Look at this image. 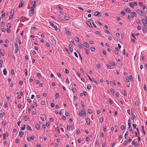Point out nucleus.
<instances>
[{
    "label": "nucleus",
    "mask_w": 147,
    "mask_h": 147,
    "mask_svg": "<svg viewBox=\"0 0 147 147\" xmlns=\"http://www.w3.org/2000/svg\"><path fill=\"white\" fill-rule=\"evenodd\" d=\"M78 46L79 47V48H80L81 49H83V47H82V45H79V44H78Z\"/></svg>",
    "instance_id": "obj_52"
},
{
    "label": "nucleus",
    "mask_w": 147,
    "mask_h": 147,
    "mask_svg": "<svg viewBox=\"0 0 147 147\" xmlns=\"http://www.w3.org/2000/svg\"><path fill=\"white\" fill-rule=\"evenodd\" d=\"M24 119L25 121H26L29 119V118L27 116H25L24 117Z\"/></svg>",
    "instance_id": "obj_38"
},
{
    "label": "nucleus",
    "mask_w": 147,
    "mask_h": 147,
    "mask_svg": "<svg viewBox=\"0 0 147 147\" xmlns=\"http://www.w3.org/2000/svg\"><path fill=\"white\" fill-rule=\"evenodd\" d=\"M6 124V121H3L2 123V125L3 127Z\"/></svg>",
    "instance_id": "obj_41"
},
{
    "label": "nucleus",
    "mask_w": 147,
    "mask_h": 147,
    "mask_svg": "<svg viewBox=\"0 0 147 147\" xmlns=\"http://www.w3.org/2000/svg\"><path fill=\"white\" fill-rule=\"evenodd\" d=\"M142 130L144 134L145 135L146 134V133H145V132L144 131V126H142Z\"/></svg>",
    "instance_id": "obj_33"
},
{
    "label": "nucleus",
    "mask_w": 147,
    "mask_h": 147,
    "mask_svg": "<svg viewBox=\"0 0 147 147\" xmlns=\"http://www.w3.org/2000/svg\"><path fill=\"white\" fill-rule=\"evenodd\" d=\"M126 80L127 82H129V78L128 76H127L126 77Z\"/></svg>",
    "instance_id": "obj_49"
},
{
    "label": "nucleus",
    "mask_w": 147,
    "mask_h": 147,
    "mask_svg": "<svg viewBox=\"0 0 147 147\" xmlns=\"http://www.w3.org/2000/svg\"><path fill=\"white\" fill-rule=\"evenodd\" d=\"M49 23L53 28H54L56 30H57L58 28L56 25H55L54 24H53L51 22V21L49 22Z\"/></svg>",
    "instance_id": "obj_2"
},
{
    "label": "nucleus",
    "mask_w": 147,
    "mask_h": 147,
    "mask_svg": "<svg viewBox=\"0 0 147 147\" xmlns=\"http://www.w3.org/2000/svg\"><path fill=\"white\" fill-rule=\"evenodd\" d=\"M11 24L9 23H8L7 24V28H9L11 27Z\"/></svg>",
    "instance_id": "obj_48"
},
{
    "label": "nucleus",
    "mask_w": 147,
    "mask_h": 147,
    "mask_svg": "<svg viewBox=\"0 0 147 147\" xmlns=\"http://www.w3.org/2000/svg\"><path fill=\"white\" fill-rule=\"evenodd\" d=\"M74 39L76 41H77V42H79V40L78 38L77 37H76Z\"/></svg>",
    "instance_id": "obj_55"
},
{
    "label": "nucleus",
    "mask_w": 147,
    "mask_h": 147,
    "mask_svg": "<svg viewBox=\"0 0 147 147\" xmlns=\"http://www.w3.org/2000/svg\"><path fill=\"white\" fill-rule=\"evenodd\" d=\"M128 131H127L125 134V136H124V138H125V139H126V138H127V137L128 136Z\"/></svg>",
    "instance_id": "obj_21"
},
{
    "label": "nucleus",
    "mask_w": 147,
    "mask_h": 147,
    "mask_svg": "<svg viewBox=\"0 0 147 147\" xmlns=\"http://www.w3.org/2000/svg\"><path fill=\"white\" fill-rule=\"evenodd\" d=\"M2 50L1 49H0V53L1 55L3 56H4V53L3 51V50H2L3 51H2Z\"/></svg>",
    "instance_id": "obj_23"
},
{
    "label": "nucleus",
    "mask_w": 147,
    "mask_h": 147,
    "mask_svg": "<svg viewBox=\"0 0 147 147\" xmlns=\"http://www.w3.org/2000/svg\"><path fill=\"white\" fill-rule=\"evenodd\" d=\"M57 7L60 10H63V8L62 7H61V6H60L59 5H57Z\"/></svg>",
    "instance_id": "obj_51"
},
{
    "label": "nucleus",
    "mask_w": 147,
    "mask_h": 147,
    "mask_svg": "<svg viewBox=\"0 0 147 147\" xmlns=\"http://www.w3.org/2000/svg\"><path fill=\"white\" fill-rule=\"evenodd\" d=\"M26 129L29 130H32L31 127L29 125H28L26 127Z\"/></svg>",
    "instance_id": "obj_30"
},
{
    "label": "nucleus",
    "mask_w": 147,
    "mask_h": 147,
    "mask_svg": "<svg viewBox=\"0 0 147 147\" xmlns=\"http://www.w3.org/2000/svg\"><path fill=\"white\" fill-rule=\"evenodd\" d=\"M86 24L90 28H92V26L91 24L90 23V22L88 21H87L86 22Z\"/></svg>",
    "instance_id": "obj_11"
},
{
    "label": "nucleus",
    "mask_w": 147,
    "mask_h": 147,
    "mask_svg": "<svg viewBox=\"0 0 147 147\" xmlns=\"http://www.w3.org/2000/svg\"><path fill=\"white\" fill-rule=\"evenodd\" d=\"M86 122L87 123V125H89L90 124V121L89 119H88V118H86Z\"/></svg>",
    "instance_id": "obj_16"
},
{
    "label": "nucleus",
    "mask_w": 147,
    "mask_h": 147,
    "mask_svg": "<svg viewBox=\"0 0 147 147\" xmlns=\"http://www.w3.org/2000/svg\"><path fill=\"white\" fill-rule=\"evenodd\" d=\"M26 126L25 125H23V127H21V129L22 130H23L24 129H25V127H26Z\"/></svg>",
    "instance_id": "obj_56"
},
{
    "label": "nucleus",
    "mask_w": 147,
    "mask_h": 147,
    "mask_svg": "<svg viewBox=\"0 0 147 147\" xmlns=\"http://www.w3.org/2000/svg\"><path fill=\"white\" fill-rule=\"evenodd\" d=\"M36 128L38 129V130H39L40 129V125H39L38 124V123H37L36 124Z\"/></svg>",
    "instance_id": "obj_18"
},
{
    "label": "nucleus",
    "mask_w": 147,
    "mask_h": 147,
    "mask_svg": "<svg viewBox=\"0 0 147 147\" xmlns=\"http://www.w3.org/2000/svg\"><path fill=\"white\" fill-rule=\"evenodd\" d=\"M129 5L131 8H133L134 7V5H133L132 2L129 3Z\"/></svg>",
    "instance_id": "obj_35"
},
{
    "label": "nucleus",
    "mask_w": 147,
    "mask_h": 147,
    "mask_svg": "<svg viewBox=\"0 0 147 147\" xmlns=\"http://www.w3.org/2000/svg\"><path fill=\"white\" fill-rule=\"evenodd\" d=\"M79 115L80 116H84L86 115V112L84 111V110L82 109L81 111V112H79Z\"/></svg>",
    "instance_id": "obj_1"
},
{
    "label": "nucleus",
    "mask_w": 147,
    "mask_h": 147,
    "mask_svg": "<svg viewBox=\"0 0 147 147\" xmlns=\"http://www.w3.org/2000/svg\"><path fill=\"white\" fill-rule=\"evenodd\" d=\"M14 44L15 45V47L14 48L15 49L14 51V53H16L18 51V45L16 43H14Z\"/></svg>",
    "instance_id": "obj_4"
},
{
    "label": "nucleus",
    "mask_w": 147,
    "mask_h": 147,
    "mask_svg": "<svg viewBox=\"0 0 147 147\" xmlns=\"http://www.w3.org/2000/svg\"><path fill=\"white\" fill-rule=\"evenodd\" d=\"M84 50L86 51V53L87 55H89V52H88V49H86V48L84 49Z\"/></svg>",
    "instance_id": "obj_40"
},
{
    "label": "nucleus",
    "mask_w": 147,
    "mask_h": 147,
    "mask_svg": "<svg viewBox=\"0 0 147 147\" xmlns=\"http://www.w3.org/2000/svg\"><path fill=\"white\" fill-rule=\"evenodd\" d=\"M14 13V10L13 9L11 10V15L9 16V19H12L13 18V16Z\"/></svg>",
    "instance_id": "obj_8"
},
{
    "label": "nucleus",
    "mask_w": 147,
    "mask_h": 147,
    "mask_svg": "<svg viewBox=\"0 0 147 147\" xmlns=\"http://www.w3.org/2000/svg\"><path fill=\"white\" fill-rule=\"evenodd\" d=\"M5 25V23L4 22H2L1 24V25L2 26H3Z\"/></svg>",
    "instance_id": "obj_47"
},
{
    "label": "nucleus",
    "mask_w": 147,
    "mask_h": 147,
    "mask_svg": "<svg viewBox=\"0 0 147 147\" xmlns=\"http://www.w3.org/2000/svg\"><path fill=\"white\" fill-rule=\"evenodd\" d=\"M88 113L90 114H91L92 113V112L91 110L90 109H88Z\"/></svg>",
    "instance_id": "obj_42"
},
{
    "label": "nucleus",
    "mask_w": 147,
    "mask_h": 147,
    "mask_svg": "<svg viewBox=\"0 0 147 147\" xmlns=\"http://www.w3.org/2000/svg\"><path fill=\"white\" fill-rule=\"evenodd\" d=\"M95 34H98V35H100V32L98 31H95Z\"/></svg>",
    "instance_id": "obj_44"
},
{
    "label": "nucleus",
    "mask_w": 147,
    "mask_h": 147,
    "mask_svg": "<svg viewBox=\"0 0 147 147\" xmlns=\"http://www.w3.org/2000/svg\"><path fill=\"white\" fill-rule=\"evenodd\" d=\"M45 101H42L41 102V104L42 105H44L45 104Z\"/></svg>",
    "instance_id": "obj_57"
},
{
    "label": "nucleus",
    "mask_w": 147,
    "mask_h": 147,
    "mask_svg": "<svg viewBox=\"0 0 147 147\" xmlns=\"http://www.w3.org/2000/svg\"><path fill=\"white\" fill-rule=\"evenodd\" d=\"M69 49L70 52L71 53H73V47H71L70 48H69Z\"/></svg>",
    "instance_id": "obj_53"
},
{
    "label": "nucleus",
    "mask_w": 147,
    "mask_h": 147,
    "mask_svg": "<svg viewBox=\"0 0 147 147\" xmlns=\"http://www.w3.org/2000/svg\"><path fill=\"white\" fill-rule=\"evenodd\" d=\"M135 104L136 105H139V103L138 101H136L135 102Z\"/></svg>",
    "instance_id": "obj_62"
},
{
    "label": "nucleus",
    "mask_w": 147,
    "mask_h": 147,
    "mask_svg": "<svg viewBox=\"0 0 147 147\" xmlns=\"http://www.w3.org/2000/svg\"><path fill=\"white\" fill-rule=\"evenodd\" d=\"M65 115L66 116L68 117L69 115V114L67 112H66L65 113Z\"/></svg>",
    "instance_id": "obj_60"
},
{
    "label": "nucleus",
    "mask_w": 147,
    "mask_h": 147,
    "mask_svg": "<svg viewBox=\"0 0 147 147\" xmlns=\"http://www.w3.org/2000/svg\"><path fill=\"white\" fill-rule=\"evenodd\" d=\"M90 49L91 50L93 51H95V48L94 47H91L90 48Z\"/></svg>",
    "instance_id": "obj_45"
},
{
    "label": "nucleus",
    "mask_w": 147,
    "mask_h": 147,
    "mask_svg": "<svg viewBox=\"0 0 147 147\" xmlns=\"http://www.w3.org/2000/svg\"><path fill=\"white\" fill-rule=\"evenodd\" d=\"M137 13L140 14V15H141V14L142 13V11L141 10L139 9H138L137 10Z\"/></svg>",
    "instance_id": "obj_20"
},
{
    "label": "nucleus",
    "mask_w": 147,
    "mask_h": 147,
    "mask_svg": "<svg viewBox=\"0 0 147 147\" xmlns=\"http://www.w3.org/2000/svg\"><path fill=\"white\" fill-rule=\"evenodd\" d=\"M70 127L71 128V130H72L74 128V125L71 124L70 125Z\"/></svg>",
    "instance_id": "obj_59"
},
{
    "label": "nucleus",
    "mask_w": 147,
    "mask_h": 147,
    "mask_svg": "<svg viewBox=\"0 0 147 147\" xmlns=\"http://www.w3.org/2000/svg\"><path fill=\"white\" fill-rule=\"evenodd\" d=\"M129 78L130 79V80L131 81H133V79L132 77L130 75L129 76Z\"/></svg>",
    "instance_id": "obj_58"
},
{
    "label": "nucleus",
    "mask_w": 147,
    "mask_h": 147,
    "mask_svg": "<svg viewBox=\"0 0 147 147\" xmlns=\"http://www.w3.org/2000/svg\"><path fill=\"white\" fill-rule=\"evenodd\" d=\"M3 72L4 75H6L7 74V72L6 69L5 68L4 69L3 71Z\"/></svg>",
    "instance_id": "obj_22"
},
{
    "label": "nucleus",
    "mask_w": 147,
    "mask_h": 147,
    "mask_svg": "<svg viewBox=\"0 0 147 147\" xmlns=\"http://www.w3.org/2000/svg\"><path fill=\"white\" fill-rule=\"evenodd\" d=\"M66 82L67 83L69 84V79L68 78H67L66 80Z\"/></svg>",
    "instance_id": "obj_61"
},
{
    "label": "nucleus",
    "mask_w": 147,
    "mask_h": 147,
    "mask_svg": "<svg viewBox=\"0 0 147 147\" xmlns=\"http://www.w3.org/2000/svg\"><path fill=\"white\" fill-rule=\"evenodd\" d=\"M121 129L123 130H124L125 129V126L124 125H121Z\"/></svg>",
    "instance_id": "obj_34"
},
{
    "label": "nucleus",
    "mask_w": 147,
    "mask_h": 147,
    "mask_svg": "<svg viewBox=\"0 0 147 147\" xmlns=\"http://www.w3.org/2000/svg\"><path fill=\"white\" fill-rule=\"evenodd\" d=\"M56 129L57 130L59 133H60V131H59V126H57L56 127Z\"/></svg>",
    "instance_id": "obj_54"
},
{
    "label": "nucleus",
    "mask_w": 147,
    "mask_h": 147,
    "mask_svg": "<svg viewBox=\"0 0 147 147\" xmlns=\"http://www.w3.org/2000/svg\"><path fill=\"white\" fill-rule=\"evenodd\" d=\"M91 86L90 84H88L87 85V88L88 90H89L91 89Z\"/></svg>",
    "instance_id": "obj_25"
},
{
    "label": "nucleus",
    "mask_w": 147,
    "mask_h": 147,
    "mask_svg": "<svg viewBox=\"0 0 147 147\" xmlns=\"http://www.w3.org/2000/svg\"><path fill=\"white\" fill-rule=\"evenodd\" d=\"M34 11L33 9H31L29 10V15L30 17L32 16L34 13Z\"/></svg>",
    "instance_id": "obj_3"
},
{
    "label": "nucleus",
    "mask_w": 147,
    "mask_h": 147,
    "mask_svg": "<svg viewBox=\"0 0 147 147\" xmlns=\"http://www.w3.org/2000/svg\"><path fill=\"white\" fill-rule=\"evenodd\" d=\"M34 4L33 5L31 9H33L34 10V8L36 7V5L35 4L36 3V1H34Z\"/></svg>",
    "instance_id": "obj_13"
},
{
    "label": "nucleus",
    "mask_w": 147,
    "mask_h": 147,
    "mask_svg": "<svg viewBox=\"0 0 147 147\" xmlns=\"http://www.w3.org/2000/svg\"><path fill=\"white\" fill-rule=\"evenodd\" d=\"M94 15L95 16H98L99 17H100L101 16V15L99 11H95L94 12Z\"/></svg>",
    "instance_id": "obj_7"
},
{
    "label": "nucleus",
    "mask_w": 147,
    "mask_h": 147,
    "mask_svg": "<svg viewBox=\"0 0 147 147\" xmlns=\"http://www.w3.org/2000/svg\"><path fill=\"white\" fill-rule=\"evenodd\" d=\"M121 14L123 16H124L125 15V12L123 10H122L121 12Z\"/></svg>",
    "instance_id": "obj_36"
},
{
    "label": "nucleus",
    "mask_w": 147,
    "mask_h": 147,
    "mask_svg": "<svg viewBox=\"0 0 147 147\" xmlns=\"http://www.w3.org/2000/svg\"><path fill=\"white\" fill-rule=\"evenodd\" d=\"M136 22H137V23L138 24H139L140 23V20H139L138 19V20H136Z\"/></svg>",
    "instance_id": "obj_64"
},
{
    "label": "nucleus",
    "mask_w": 147,
    "mask_h": 147,
    "mask_svg": "<svg viewBox=\"0 0 147 147\" xmlns=\"http://www.w3.org/2000/svg\"><path fill=\"white\" fill-rule=\"evenodd\" d=\"M82 45L85 47L87 48H89V45L88 43L87 42H85L82 43Z\"/></svg>",
    "instance_id": "obj_9"
},
{
    "label": "nucleus",
    "mask_w": 147,
    "mask_h": 147,
    "mask_svg": "<svg viewBox=\"0 0 147 147\" xmlns=\"http://www.w3.org/2000/svg\"><path fill=\"white\" fill-rule=\"evenodd\" d=\"M104 118L103 117H101L100 119V123H102L103 121Z\"/></svg>",
    "instance_id": "obj_31"
},
{
    "label": "nucleus",
    "mask_w": 147,
    "mask_h": 147,
    "mask_svg": "<svg viewBox=\"0 0 147 147\" xmlns=\"http://www.w3.org/2000/svg\"><path fill=\"white\" fill-rule=\"evenodd\" d=\"M135 118V115H132L131 117V119L132 120H133Z\"/></svg>",
    "instance_id": "obj_50"
},
{
    "label": "nucleus",
    "mask_w": 147,
    "mask_h": 147,
    "mask_svg": "<svg viewBox=\"0 0 147 147\" xmlns=\"http://www.w3.org/2000/svg\"><path fill=\"white\" fill-rule=\"evenodd\" d=\"M65 33H66L69 35H71V33L69 32V31L68 30H67V29H65Z\"/></svg>",
    "instance_id": "obj_14"
},
{
    "label": "nucleus",
    "mask_w": 147,
    "mask_h": 147,
    "mask_svg": "<svg viewBox=\"0 0 147 147\" xmlns=\"http://www.w3.org/2000/svg\"><path fill=\"white\" fill-rule=\"evenodd\" d=\"M40 117L42 119V121H45L46 120L45 116L44 114H41L40 115Z\"/></svg>",
    "instance_id": "obj_6"
},
{
    "label": "nucleus",
    "mask_w": 147,
    "mask_h": 147,
    "mask_svg": "<svg viewBox=\"0 0 147 147\" xmlns=\"http://www.w3.org/2000/svg\"><path fill=\"white\" fill-rule=\"evenodd\" d=\"M108 38L109 40H111L112 39V38L111 36L109 35L108 36Z\"/></svg>",
    "instance_id": "obj_37"
},
{
    "label": "nucleus",
    "mask_w": 147,
    "mask_h": 147,
    "mask_svg": "<svg viewBox=\"0 0 147 147\" xmlns=\"http://www.w3.org/2000/svg\"><path fill=\"white\" fill-rule=\"evenodd\" d=\"M147 25H144L143 28V33H145L146 32Z\"/></svg>",
    "instance_id": "obj_10"
},
{
    "label": "nucleus",
    "mask_w": 147,
    "mask_h": 147,
    "mask_svg": "<svg viewBox=\"0 0 147 147\" xmlns=\"http://www.w3.org/2000/svg\"><path fill=\"white\" fill-rule=\"evenodd\" d=\"M96 66L98 68H100V64H96Z\"/></svg>",
    "instance_id": "obj_63"
},
{
    "label": "nucleus",
    "mask_w": 147,
    "mask_h": 147,
    "mask_svg": "<svg viewBox=\"0 0 147 147\" xmlns=\"http://www.w3.org/2000/svg\"><path fill=\"white\" fill-rule=\"evenodd\" d=\"M109 102L110 104H111L113 103V102L112 101V100L111 98H109Z\"/></svg>",
    "instance_id": "obj_43"
},
{
    "label": "nucleus",
    "mask_w": 147,
    "mask_h": 147,
    "mask_svg": "<svg viewBox=\"0 0 147 147\" xmlns=\"http://www.w3.org/2000/svg\"><path fill=\"white\" fill-rule=\"evenodd\" d=\"M110 91L112 93V94L113 95H114L115 93L114 89L112 88H111L110 89Z\"/></svg>",
    "instance_id": "obj_32"
},
{
    "label": "nucleus",
    "mask_w": 147,
    "mask_h": 147,
    "mask_svg": "<svg viewBox=\"0 0 147 147\" xmlns=\"http://www.w3.org/2000/svg\"><path fill=\"white\" fill-rule=\"evenodd\" d=\"M125 10L127 12H130L131 11L129 8H125Z\"/></svg>",
    "instance_id": "obj_17"
},
{
    "label": "nucleus",
    "mask_w": 147,
    "mask_h": 147,
    "mask_svg": "<svg viewBox=\"0 0 147 147\" xmlns=\"http://www.w3.org/2000/svg\"><path fill=\"white\" fill-rule=\"evenodd\" d=\"M64 18L66 20H69V17L67 16H65L64 17Z\"/></svg>",
    "instance_id": "obj_29"
},
{
    "label": "nucleus",
    "mask_w": 147,
    "mask_h": 147,
    "mask_svg": "<svg viewBox=\"0 0 147 147\" xmlns=\"http://www.w3.org/2000/svg\"><path fill=\"white\" fill-rule=\"evenodd\" d=\"M58 18V19L61 22H64V20L61 17H59Z\"/></svg>",
    "instance_id": "obj_26"
},
{
    "label": "nucleus",
    "mask_w": 147,
    "mask_h": 147,
    "mask_svg": "<svg viewBox=\"0 0 147 147\" xmlns=\"http://www.w3.org/2000/svg\"><path fill=\"white\" fill-rule=\"evenodd\" d=\"M23 1H21L20 2V4H19V6H18L20 8L21 7H22L23 6Z\"/></svg>",
    "instance_id": "obj_15"
},
{
    "label": "nucleus",
    "mask_w": 147,
    "mask_h": 147,
    "mask_svg": "<svg viewBox=\"0 0 147 147\" xmlns=\"http://www.w3.org/2000/svg\"><path fill=\"white\" fill-rule=\"evenodd\" d=\"M16 40V42H19V44H21L20 40L18 37L17 38Z\"/></svg>",
    "instance_id": "obj_27"
},
{
    "label": "nucleus",
    "mask_w": 147,
    "mask_h": 147,
    "mask_svg": "<svg viewBox=\"0 0 147 147\" xmlns=\"http://www.w3.org/2000/svg\"><path fill=\"white\" fill-rule=\"evenodd\" d=\"M24 132L22 131H20L19 133V136L20 137H22L24 135Z\"/></svg>",
    "instance_id": "obj_12"
},
{
    "label": "nucleus",
    "mask_w": 147,
    "mask_h": 147,
    "mask_svg": "<svg viewBox=\"0 0 147 147\" xmlns=\"http://www.w3.org/2000/svg\"><path fill=\"white\" fill-rule=\"evenodd\" d=\"M72 91L74 93H76V89L75 88H72Z\"/></svg>",
    "instance_id": "obj_28"
},
{
    "label": "nucleus",
    "mask_w": 147,
    "mask_h": 147,
    "mask_svg": "<svg viewBox=\"0 0 147 147\" xmlns=\"http://www.w3.org/2000/svg\"><path fill=\"white\" fill-rule=\"evenodd\" d=\"M5 15V13H3L2 14L1 16V17L2 19H3L4 18Z\"/></svg>",
    "instance_id": "obj_46"
},
{
    "label": "nucleus",
    "mask_w": 147,
    "mask_h": 147,
    "mask_svg": "<svg viewBox=\"0 0 147 147\" xmlns=\"http://www.w3.org/2000/svg\"><path fill=\"white\" fill-rule=\"evenodd\" d=\"M51 43L53 45H55L56 44V42L55 40L54 39L51 40Z\"/></svg>",
    "instance_id": "obj_19"
},
{
    "label": "nucleus",
    "mask_w": 147,
    "mask_h": 147,
    "mask_svg": "<svg viewBox=\"0 0 147 147\" xmlns=\"http://www.w3.org/2000/svg\"><path fill=\"white\" fill-rule=\"evenodd\" d=\"M145 20H144L143 19H142L141 20L144 25H146L147 24V17L146 16H145Z\"/></svg>",
    "instance_id": "obj_5"
},
{
    "label": "nucleus",
    "mask_w": 147,
    "mask_h": 147,
    "mask_svg": "<svg viewBox=\"0 0 147 147\" xmlns=\"http://www.w3.org/2000/svg\"><path fill=\"white\" fill-rule=\"evenodd\" d=\"M81 103L82 106V107L83 109H84V106L85 105L84 104V102L82 101V100H81Z\"/></svg>",
    "instance_id": "obj_24"
},
{
    "label": "nucleus",
    "mask_w": 147,
    "mask_h": 147,
    "mask_svg": "<svg viewBox=\"0 0 147 147\" xmlns=\"http://www.w3.org/2000/svg\"><path fill=\"white\" fill-rule=\"evenodd\" d=\"M55 96L56 98H58L59 97V94L58 93H57L55 94Z\"/></svg>",
    "instance_id": "obj_39"
}]
</instances>
